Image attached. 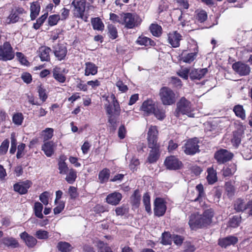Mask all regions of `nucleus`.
Here are the masks:
<instances>
[{
	"instance_id": "1",
	"label": "nucleus",
	"mask_w": 252,
	"mask_h": 252,
	"mask_svg": "<svg viewBox=\"0 0 252 252\" xmlns=\"http://www.w3.org/2000/svg\"><path fill=\"white\" fill-rule=\"evenodd\" d=\"M214 216V211L212 208L205 210L202 215L198 213L192 214L189 217V224L192 229L200 228L210 224Z\"/></svg>"
},
{
	"instance_id": "2",
	"label": "nucleus",
	"mask_w": 252,
	"mask_h": 252,
	"mask_svg": "<svg viewBox=\"0 0 252 252\" xmlns=\"http://www.w3.org/2000/svg\"><path fill=\"white\" fill-rule=\"evenodd\" d=\"M107 98L112 100V104H105V108L108 117V122L111 126L115 129L117 124L119 122V116L120 115L121 109L119 104L114 94H111Z\"/></svg>"
},
{
	"instance_id": "3",
	"label": "nucleus",
	"mask_w": 252,
	"mask_h": 252,
	"mask_svg": "<svg viewBox=\"0 0 252 252\" xmlns=\"http://www.w3.org/2000/svg\"><path fill=\"white\" fill-rule=\"evenodd\" d=\"M193 111V108L190 101L185 97H182L177 103L174 115L178 118H179L181 115H186L189 117H194Z\"/></svg>"
},
{
	"instance_id": "4",
	"label": "nucleus",
	"mask_w": 252,
	"mask_h": 252,
	"mask_svg": "<svg viewBox=\"0 0 252 252\" xmlns=\"http://www.w3.org/2000/svg\"><path fill=\"white\" fill-rule=\"evenodd\" d=\"M159 95L162 104L164 105H171L176 102V94L168 87H162L159 90Z\"/></svg>"
},
{
	"instance_id": "5",
	"label": "nucleus",
	"mask_w": 252,
	"mask_h": 252,
	"mask_svg": "<svg viewBox=\"0 0 252 252\" xmlns=\"http://www.w3.org/2000/svg\"><path fill=\"white\" fill-rule=\"evenodd\" d=\"M122 25L127 29H132L138 26L142 22L141 18L135 14L130 13H122Z\"/></svg>"
},
{
	"instance_id": "6",
	"label": "nucleus",
	"mask_w": 252,
	"mask_h": 252,
	"mask_svg": "<svg viewBox=\"0 0 252 252\" xmlns=\"http://www.w3.org/2000/svg\"><path fill=\"white\" fill-rule=\"evenodd\" d=\"M15 55L13 48L8 42H5L0 46V60L7 61L12 60Z\"/></svg>"
},
{
	"instance_id": "7",
	"label": "nucleus",
	"mask_w": 252,
	"mask_h": 252,
	"mask_svg": "<svg viewBox=\"0 0 252 252\" xmlns=\"http://www.w3.org/2000/svg\"><path fill=\"white\" fill-rule=\"evenodd\" d=\"M86 0H73L71 5L73 6V13L77 18H83L86 6Z\"/></svg>"
},
{
	"instance_id": "8",
	"label": "nucleus",
	"mask_w": 252,
	"mask_h": 252,
	"mask_svg": "<svg viewBox=\"0 0 252 252\" xmlns=\"http://www.w3.org/2000/svg\"><path fill=\"white\" fill-rule=\"evenodd\" d=\"M53 53L58 61H61L65 59L67 50L66 47L62 44H57L53 46Z\"/></svg>"
},
{
	"instance_id": "9",
	"label": "nucleus",
	"mask_w": 252,
	"mask_h": 252,
	"mask_svg": "<svg viewBox=\"0 0 252 252\" xmlns=\"http://www.w3.org/2000/svg\"><path fill=\"white\" fill-rule=\"evenodd\" d=\"M166 210V206L164 200L161 198H157L154 202V214L158 217L162 216Z\"/></svg>"
},
{
	"instance_id": "10",
	"label": "nucleus",
	"mask_w": 252,
	"mask_h": 252,
	"mask_svg": "<svg viewBox=\"0 0 252 252\" xmlns=\"http://www.w3.org/2000/svg\"><path fill=\"white\" fill-rule=\"evenodd\" d=\"M25 13V10L20 7H15L12 9L11 13L6 20L7 24L15 23L20 20V16Z\"/></svg>"
},
{
	"instance_id": "11",
	"label": "nucleus",
	"mask_w": 252,
	"mask_h": 252,
	"mask_svg": "<svg viewBox=\"0 0 252 252\" xmlns=\"http://www.w3.org/2000/svg\"><path fill=\"white\" fill-rule=\"evenodd\" d=\"M184 152L187 155H194L199 151L198 141L196 138L188 140L184 147Z\"/></svg>"
},
{
	"instance_id": "12",
	"label": "nucleus",
	"mask_w": 252,
	"mask_h": 252,
	"mask_svg": "<svg viewBox=\"0 0 252 252\" xmlns=\"http://www.w3.org/2000/svg\"><path fill=\"white\" fill-rule=\"evenodd\" d=\"M158 130L156 126H151L148 132L147 139L148 147H153L154 145H158Z\"/></svg>"
},
{
	"instance_id": "13",
	"label": "nucleus",
	"mask_w": 252,
	"mask_h": 252,
	"mask_svg": "<svg viewBox=\"0 0 252 252\" xmlns=\"http://www.w3.org/2000/svg\"><path fill=\"white\" fill-rule=\"evenodd\" d=\"M232 68L240 76L248 75L251 71V68L248 64L240 62L234 63L232 65Z\"/></svg>"
},
{
	"instance_id": "14",
	"label": "nucleus",
	"mask_w": 252,
	"mask_h": 252,
	"mask_svg": "<svg viewBox=\"0 0 252 252\" xmlns=\"http://www.w3.org/2000/svg\"><path fill=\"white\" fill-rule=\"evenodd\" d=\"M32 183L31 181L26 180L14 184V190L21 194H26L28 189L31 187Z\"/></svg>"
},
{
	"instance_id": "15",
	"label": "nucleus",
	"mask_w": 252,
	"mask_h": 252,
	"mask_svg": "<svg viewBox=\"0 0 252 252\" xmlns=\"http://www.w3.org/2000/svg\"><path fill=\"white\" fill-rule=\"evenodd\" d=\"M233 157V155L228 151L222 149L218 151L215 155V158L220 163H224L230 160Z\"/></svg>"
},
{
	"instance_id": "16",
	"label": "nucleus",
	"mask_w": 252,
	"mask_h": 252,
	"mask_svg": "<svg viewBox=\"0 0 252 252\" xmlns=\"http://www.w3.org/2000/svg\"><path fill=\"white\" fill-rule=\"evenodd\" d=\"M164 164L168 169L176 170L181 167L182 163L175 157L170 156L165 159Z\"/></svg>"
},
{
	"instance_id": "17",
	"label": "nucleus",
	"mask_w": 252,
	"mask_h": 252,
	"mask_svg": "<svg viewBox=\"0 0 252 252\" xmlns=\"http://www.w3.org/2000/svg\"><path fill=\"white\" fill-rule=\"evenodd\" d=\"M195 47L193 49V52L189 53H186V51H184L181 57V60L183 62L190 63L194 61L196 58L198 49L196 44L195 45Z\"/></svg>"
},
{
	"instance_id": "18",
	"label": "nucleus",
	"mask_w": 252,
	"mask_h": 252,
	"mask_svg": "<svg viewBox=\"0 0 252 252\" xmlns=\"http://www.w3.org/2000/svg\"><path fill=\"white\" fill-rule=\"evenodd\" d=\"M182 39V36L177 31L169 33L168 40L169 43L174 48L180 46V42Z\"/></svg>"
},
{
	"instance_id": "19",
	"label": "nucleus",
	"mask_w": 252,
	"mask_h": 252,
	"mask_svg": "<svg viewBox=\"0 0 252 252\" xmlns=\"http://www.w3.org/2000/svg\"><path fill=\"white\" fill-rule=\"evenodd\" d=\"M85 76L95 75L98 72V66L91 62H86L83 66Z\"/></svg>"
},
{
	"instance_id": "20",
	"label": "nucleus",
	"mask_w": 252,
	"mask_h": 252,
	"mask_svg": "<svg viewBox=\"0 0 252 252\" xmlns=\"http://www.w3.org/2000/svg\"><path fill=\"white\" fill-rule=\"evenodd\" d=\"M238 241L237 237L234 236H229L219 240V245L222 248H226L228 246L234 245Z\"/></svg>"
},
{
	"instance_id": "21",
	"label": "nucleus",
	"mask_w": 252,
	"mask_h": 252,
	"mask_svg": "<svg viewBox=\"0 0 252 252\" xmlns=\"http://www.w3.org/2000/svg\"><path fill=\"white\" fill-rule=\"evenodd\" d=\"M38 55L42 62H49L50 60V54L51 49L50 47L43 46L39 48Z\"/></svg>"
},
{
	"instance_id": "22",
	"label": "nucleus",
	"mask_w": 252,
	"mask_h": 252,
	"mask_svg": "<svg viewBox=\"0 0 252 252\" xmlns=\"http://www.w3.org/2000/svg\"><path fill=\"white\" fill-rule=\"evenodd\" d=\"M56 145L53 141L44 142L42 145L41 150L47 157H51L54 153Z\"/></svg>"
},
{
	"instance_id": "23",
	"label": "nucleus",
	"mask_w": 252,
	"mask_h": 252,
	"mask_svg": "<svg viewBox=\"0 0 252 252\" xmlns=\"http://www.w3.org/2000/svg\"><path fill=\"white\" fill-rule=\"evenodd\" d=\"M122 198L121 193L115 191L113 193L109 194L106 198V201L107 203L112 205H117L121 201Z\"/></svg>"
},
{
	"instance_id": "24",
	"label": "nucleus",
	"mask_w": 252,
	"mask_h": 252,
	"mask_svg": "<svg viewBox=\"0 0 252 252\" xmlns=\"http://www.w3.org/2000/svg\"><path fill=\"white\" fill-rule=\"evenodd\" d=\"M208 72L207 68L195 69L193 68L189 72V77L191 80H200Z\"/></svg>"
},
{
	"instance_id": "25",
	"label": "nucleus",
	"mask_w": 252,
	"mask_h": 252,
	"mask_svg": "<svg viewBox=\"0 0 252 252\" xmlns=\"http://www.w3.org/2000/svg\"><path fill=\"white\" fill-rule=\"evenodd\" d=\"M155 108L154 103L153 101L151 99L144 101L141 107V110L147 115L153 114Z\"/></svg>"
},
{
	"instance_id": "26",
	"label": "nucleus",
	"mask_w": 252,
	"mask_h": 252,
	"mask_svg": "<svg viewBox=\"0 0 252 252\" xmlns=\"http://www.w3.org/2000/svg\"><path fill=\"white\" fill-rule=\"evenodd\" d=\"M20 238L26 243L28 247L32 248L37 243L36 239L33 236L29 235L26 232H24L20 234Z\"/></svg>"
},
{
	"instance_id": "27",
	"label": "nucleus",
	"mask_w": 252,
	"mask_h": 252,
	"mask_svg": "<svg viewBox=\"0 0 252 252\" xmlns=\"http://www.w3.org/2000/svg\"><path fill=\"white\" fill-rule=\"evenodd\" d=\"M149 148L152 150L150 152L147 160L149 163H153L156 162L159 158V146L158 145H154L153 147Z\"/></svg>"
},
{
	"instance_id": "28",
	"label": "nucleus",
	"mask_w": 252,
	"mask_h": 252,
	"mask_svg": "<svg viewBox=\"0 0 252 252\" xmlns=\"http://www.w3.org/2000/svg\"><path fill=\"white\" fill-rule=\"evenodd\" d=\"M66 159V157L64 156H61L59 158L58 162V169L59 170V173L61 174H66L69 170L65 162Z\"/></svg>"
},
{
	"instance_id": "29",
	"label": "nucleus",
	"mask_w": 252,
	"mask_h": 252,
	"mask_svg": "<svg viewBox=\"0 0 252 252\" xmlns=\"http://www.w3.org/2000/svg\"><path fill=\"white\" fill-rule=\"evenodd\" d=\"M40 9V4L38 1L33 2L31 3L30 7V16L32 20H34L38 15Z\"/></svg>"
},
{
	"instance_id": "30",
	"label": "nucleus",
	"mask_w": 252,
	"mask_h": 252,
	"mask_svg": "<svg viewBox=\"0 0 252 252\" xmlns=\"http://www.w3.org/2000/svg\"><path fill=\"white\" fill-rule=\"evenodd\" d=\"M53 76L58 82L63 83L66 80L65 76L61 72V68L56 67L53 69Z\"/></svg>"
},
{
	"instance_id": "31",
	"label": "nucleus",
	"mask_w": 252,
	"mask_h": 252,
	"mask_svg": "<svg viewBox=\"0 0 252 252\" xmlns=\"http://www.w3.org/2000/svg\"><path fill=\"white\" fill-rule=\"evenodd\" d=\"M2 243L8 247L12 248H18L19 244L18 241L13 237H5L2 240Z\"/></svg>"
},
{
	"instance_id": "32",
	"label": "nucleus",
	"mask_w": 252,
	"mask_h": 252,
	"mask_svg": "<svg viewBox=\"0 0 252 252\" xmlns=\"http://www.w3.org/2000/svg\"><path fill=\"white\" fill-rule=\"evenodd\" d=\"M136 42L138 45L145 46H154L155 45V42L153 40L144 36H139Z\"/></svg>"
},
{
	"instance_id": "33",
	"label": "nucleus",
	"mask_w": 252,
	"mask_h": 252,
	"mask_svg": "<svg viewBox=\"0 0 252 252\" xmlns=\"http://www.w3.org/2000/svg\"><path fill=\"white\" fill-rule=\"evenodd\" d=\"M57 248L61 252H70L73 249V247L69 243L63 241L58 243Z\"/></svg>"
},
{
	"instance_id": "34",
	"label": "nucleus",
	"mask_w": 252,
	"mask_h": 252,
	"mask_svg": "<svg viewBox=\"0 0 252 252\" xmlns=\"http://www.w3.org/2000/svg\"><path fill=\"white\" fill-rule=\"evenodd\" d=\"M91 24L93 29L95 30L102 31L104 29V24L98 17L92 18Z\"/></svg>"
},
{
	"instance_id": "35",
	"label": "nucleus",
	"mask_w": 252,
	"mask_h": 252,
	"mask_svg": "<svg viewBox=\"0 0 252 252\" xmlns=\"http://www.w3.org/2000/svg\"><path fill=\"white\" fill-rule=\"evenodd\" d=\"M207 180L209 184H213L217 181V172L213 168L207 169Z\"/></svg>"
},
{
	"instance_id": "36",
	"label": "nucleus",
	"mask_w": 252,
	"mask_h": 252,
	"mask_svg": "<svg viewBox=\"0 0 252 252\" xmlns=\"http://www.w3.org/2000/svg\"><path fill=\"white\" fill-rule=\"evenodd\" d=\"M242 133L239 131H234L233 132L230 141L232 145L237 148L241 143Z\"/></svg>"
},
{
	"instance_id": "37",
	"label": "nucleus",
	"mask_w": 252,
	"mask_h": 252,
	"mask_svg": "<svg viewBox=\"0 0 252 252\" xmlns=\"http://www.w3.org/2000/svg\"><path fill=\"white\" fill-rule=\"evenodd\" d=\"M237 170L236 165L234 164H230L228 166L224 167L222 170V174L224 177H228L234 174Z\"/></svg>"
},
{
	"instance_id": "38",
	"label": "nucleus",
	"mask_w": 252,
	"mask_h": 252,
	"mask_svg": "<svg viewBox=\"0 0 252 252\" xmlns=\"http://www.w3.org/2000/svg\"><path fill=\"white\" fill-rule=\"evenodd\" d=\"M149 29L152 34L155 36L159 37L161 34L162 28L157 24H152Z\"/></svg>"
},
{
	"instance_id": "39",
	"label": "nucleus",
	"mask_w": 252,
	"mask_h": 252,
	"mask_svg": "<svg viewBox=\"0 0 252 252\" xmlns=\"http://www.w3.org/2000/svg\"><path fill=\"white\" fill-rule=\"evenodd\" d=\"M54 129L52 128H46L41 131V136L43 141L46 142L51 139L53 136Z\"/></svg>"
},
{
	"instance_id": "40",
	"label": "nucleus",
	"mask_w": 252,
	"mask_h": 252,
	"mask_svg": "<svg viewBox=\"0 0 252 252\" xmlns=\"http://www.w3.org/2000/svg\"><path fill=\"white\" fill-rule=\"evenodd\" d=\"M233 111L238 117L241 118L242 120L245 119V112L242 105H237L235 106L233 108Z\"/></svg>"
},
{
	"instance_id": "41",
	"label": "nucleus",
	"mask_w": 252,
	"mask_h": 252,
	"mask_svg": "<svg viewBox=\"0 0 252 252\" xmlns=\"http://www.w3.org/2000/svg\"><path fill=\"white\" fill-rule=\"evenodd\" d=\"M196 189L198 192L197 197L194 200V201L201 202L203 201V199L205 197V192L204 191L203 186L202 184H199L196 186Z\"/></svg>"
},
{
	"instance_id": "42",
	"label": "nucleus",
	"mask_w": 252,
	"mask_h": 252,
	"mask_svg": "<svg viewBox=\"0 0 252 252\" xmlns=\"http://www.w3.org/2000/svg\"><path fill=\"white\" fill-rule=\"evenodd\" d=\"M115 211L117 216H123L126 215L129 211V208L127 205H122L115 208Z\"/></svg>"
},
{
	"instance_id": "43",
	"label": "nucleus",
	"mask_w": 252,
	"mask_h": 252,
	"mask_svg": "<svg viewBox=\"0 0 252 252\" xmlns=\"http://www.w3.org/2000/svg\"><path fill=\"white\" fill-rule=\"evenodd\" d=\"M110 171L107 168L103 169L98 175L99 179L101 183L107 182L109 178Z\"/></svg>"
},
{
	"instance_id": "44",
	"label": "nucleus",
	"mask_w": 252,
	"mask_h": 252,
	"mask_svg": "<svg viewBox=\"0 0 252 252\" xmlns=\"http://www.w3.org/2000/svg\"><path fill=\"white\" fill-rule=\"evenodd\" d=\"M143 202L146 211L148 213H151L150 196L148 192H146L144 194L143 197Z\"/></svg>"
},
{
	"instance_id": "45",
	"label": "nucleus",
	"mask_w": 252,
	"mask_h": 252,
	"mask_svg": "<svg viewBox=\"0 0 252 252\" xmlns=\"http://www.w3.org/2000/svg\"><path fill=\"white\" fill-rule=\"evenodd\" d=\"M153 113L159 120H162L165 117V111L160 107L155 108Z\"/></svg>"
},
{
	"instance_id": "46",
	"label": "nucleus",
	"mask_w": 252,
	"mask_h": 252,
	"mask_svg": "<svg viewBox=\"0 0 252 252\" xmlns=\"http://www.w3.org/2000/svg\"><path fill=\"white\" fill-rule=\"evenodd\" d=\"M42 204L38 202H35L34 206V211L36 217L40 219L43 218V215L42 213Z\"/></svg>"
},
{
	"instance_id": "47",
	"label": "nucleus",
	"mask_w": 252,
	"mask_h": 252,
	"mask_svg": "<svg viewBox=\"0 0 252 252\" xmlns=\"http://www.w3.org/2000/svg\"><path fill=\"white\" fill-rule=\"evenodd\" d=\"M225 193L229 197H232L235 193L234 186L230 182H227L225 184Z\"/></svg>"
},
{
	"instance_id": "48",
	"label": "nucleus",
	"mask_w": 252,
	"mask_h": 252,
	"mask_svg": "<svg viewBox=\"0 0 252 252\" xmlns=\"http://www.w3.org/2000/svg\"><path fill=\"white\" fill-rule=\"evenodd\" d=\"M234 209L236 211H243L247 209L246 205L243 200L238 199L234 204Z\"/></svg>"
},
{
	"instance_id": "49",
	"label": "nucleus",
	"mask_w": 252,
	"mask_h": 252,
	"mask_svg": "<svg viewBox=\"0 0 252 252\" xmlns=\"http://www.w3.org/2000/svg\"><path fill=\"white\" fill-rule=\"evenodd\" d=\"M196 13V19L198 22L203 23L206 20L207 18V14L205 10H197Z\"/></svg>"
},
{
	"instance_id": "50",
	"label": "nucleus",
	"mask_w": 252,
	"mask_h": 252,
	"mask_svg": "<svg viewBox=\"0 0 252 252\" xmlns=\"http://www.w3.org/2000/svg\"><path fill=\"white\" fill-rule=\"evenodd\" d=\"M77 177L76 172L73 169L69 170L68 175L65 178L66 181L69 184H72Z\"/></svg>"
},
{
	"instance_id": "51",
	"label": "nucleus",
	"mask_w": 252,
	"mask_h": 252,
	"mask_svg": "<svg viewBox=\"0 0 252 252\" xmlns=\"http://www.w3.org/2000/svg\"><path fill=\"white\" fill-rule=\"evenodd\" d=\"M172 238L171 234L167 232H164L162 235L161 243L163 245H170L171 244Z\"/></svg>"
},
{
	"instance_id": "52",
	"label": "nucleus",
	"mask_w": 252,
	"mask_h": 252,
	"mask_svg": "<svg viewBox=\"0 0 252 252\" xmlns=\"http://www.w3.org/2000/svg\"><path fill=\"white\" fill-rule=\"evenodd\" d=\"M9 141L8 139L4 140L0 146V155H5L8 149Z\"/></svg>"
},
{
	"instance_id": "53",
	"label": "nucleus",
	"mask_w": 252,
	"mask_h": 252,
	"mask_svg": "<svg viewBox=\"0 0 252 252\" xmlns=\"http://www.w3.org/2000/svg\"><path fill=\"white\" fill-rule=\"evenodd\" d=\"M108 33L110 38L115 39L118 36L117 30L116 28L113 25H109L108 26Z\"/></svg>"
},
{
	"instance_id": "54",
	"label": "nucleus",
	"mask_w": 252,
	"mask_h": 252,
	"mask_svg": "<svg viewBox=\"0 0 252 252\" xmlns=\"http://www.w3.org/2000/svg\"><path fill=\"white\" fill-rule=\"evenodd\" d=\"M241 221V218L237 216L233 217L229 221L228 225L231 227H238Z\"/></svg>"
},
{
	"instance_id": "55",
	"label": "nucleus",
	"mask_w": 252,
	"mask_h": 252,
	"mask_svg": "<svg viewBox=\"0 0 252 252\" xmlns=\"http://www.w3.org/2000/svg\"><path fill=\"white\" fill-rule=\"evenodd\" d=\"M35 236L38 239H47L49 237V233L47 231L40 229L36 232Z\"/></svg>"
},
{
	"instance_id": "56",
	"label": "nucleus",
	"mask_w": 252,
	"mask_h": 252,
	"mask_svg": "<svg viewBox=\"0 0 252 252\" xmlns=\"http://www.w3.org/2000/svg\"><path fill=\"white\" fill-rule=\"evenodd\" d=\"M190 70L188 68H184L179 70L177 74L185 80H187L189 77V74Z\"/></svg>"
},
{
	"instance_id": "57",
	"label": "nucleus",
	"mask_w": 252,
	"mask_h": 252,
	"mask_svg": "<svg viewBox=\"0 0 252 252\" xmlns=\"http://www.w3.org/2000/svg\"><path fill=\"white\" fill-rule=\"evenodd\" d=\"M60 20V16L59 15H52L49 16L48 22L50 26H53L56 25L58 21Z\"/></svg>"
},
{
	"instance_id": "58",
	"label": "nucleus",
	"mask_w": 252,
	"mask_h": 252,
	"mask_svg": "<svg viewBox=\"0 0 252 252\" xmlns=\"http://www.w3.org/2000/svg\"><path fill=\"white\" fill-rule=\"evenodd\" d=\"M38 93L39 98L44 102L47 98V94L46 93V90L44 89L41 86L38 88Z\"/></svg>"
},
{
	"instance_id": "59",
	"label": "nucleus",
	"mask_w": 252,
	"mask_h": 252,
	"mask_svg": "<svg viewBox=\"0 0 252 252\" xmlns=\"http://www.w3.org/2000/svg\"><path fill=\"white\" fill-rule=\"evenodd\" d=\"M110 20L114 23H118L122 25L123 19L122 18V13L118 15L111 13L110 14Z\"/></svg>"
},
{
	"instance_id": "60",
	"label": "nucleus",
	"mask_w": 252,
	"mask_h": 252,
	"mask_svg": "<svg viewBox=\"0 0 252 252\" xmlns=\"http://www.w3.org/2000/svg\"><path fill=\"white\" fill-rule=\"evenodd\" d=\"M13 122L17 125H21L23 121V116L22 113H17L13 116Z\"/></svg>"
},
{
	"instance_id": "61",
	"label": "nucleus",
	"mask_w": 252,
	"mask_h": 252,
	"mask_svg": "<svg viewBox=\"0 0 252 252\" xmlns=\"http://www.w3.org/2000/svg\"><path fill=\"white\" fill-rule=\"evenodd\" d=\"M98 247L99 248L98 252H113L109 247L105 245L102 242H99Z\"/></svg>"
},
{
	"instance_id": "62",
	"label": "nucleus",
	"mask_w": 252,
	"mask_h": 252,
	"mask_svg": "<svg viewBox=\"0 0 252 252\" xmlns=\"http://www.w3.org/2000/svg\"><path fill=\"white\" fill-rule=\"evenodd\" d=\"M57 206L54 209V213L55 215L60 214L64 209L65 205L63 201L57 202Z\"/></svg>"
},
{
	"instance_id": "63",
	"label": "nucleus",
	"mask_w": 252,
	"mask_h": 252,
	"mask_svg": "<svg viewBox=\"0 0 252 252\" xmlns=\"http://www.w3.org/2000/svg\"><path fill=\"white\" fill-rule=\"evenodd\" d=\"M68 193L70 195V197L72 199H75L78 195L77 191V189L73 186H70L68 189Z\"/></svg>"
},
{
	"instance_id": "64",
	"label": "nucleus",
	"mask_w": 252,
	"mask_h": 252,
	"mask_svg": "<svg viewBox=\"0 0 252 252\" xmlns=\"http://www.w3.org/2000/svg\"><path fill=\"white\" fill-rule=\"evenodd\" d=\"M49 193L47 191H44L39 196L40 200L45 205L48 204V198Z\"/></svg>"
}]
</instances>
